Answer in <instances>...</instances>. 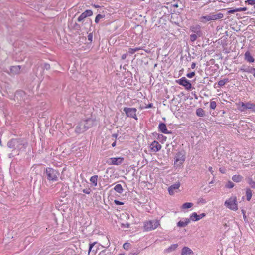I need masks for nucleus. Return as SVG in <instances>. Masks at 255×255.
<instances>
[{
    "label": "nucleus",
    "instance_id": "f257e3e1",
    "mask_svg": "<svg viewBox=\"0 0 255 255\" xmlns=\"http://www.w3.org/2000/svg\"><path fill=\"white\" fill-rule=\"evenodd\" d=\"M8 147L13 150L24 151L28 145L27 141L24 138H12L7 142Z\"/></svg>",
    "mask_w": 255,
    "mask_h": 255
},
{
    "label": "nucleus",
    "instance_id": "f03ea898",
    "mask_svg": "<svg viewBox=\"0 0 255 255\" xmlns=\"http://www.w3.org/2000/svg\"><path fill=\"white\" fill-rule=\"evenodd\" d=\"M93 125V121L91 119H87L80 121L75 128V132L80 134L86 131Z\"/></svg>",
    "mask_w": 255,
    "mask_h": 255
},
{
    "label": "nucleus",
    "instance_id": "7ed1b4c3",
    "mask_svg": "<svg viewBox=\"0 0 255 255\" xmlns=\"http://www.w3.org/2000/svg\"><path fill=\"white\" fill-rule=\"evenodd\" d=\"M44 174L49 182H56L59 179L60 173L58 170L51 167H47L44 170Z\"/></svg>",
    "mask_w": 255,
    "mask_h": 255
},
{
    "label": "nucleus",
    "instance_id": "20e7f679",
    "mask_svg": "<svg viewBox=\"0 0 255 255\" xmlns=\"http://www.w3.org/2000/svg\"><path fill=\"white\" fill-rule=\"evenodd\" d=\"M160 225V221L158 219L146 221L144 222V230L145 231H150L155 230Z\"/></svg>",
    "mask_w": 255,
    "mask_h": 255
},
{
    "label": "nucleus",
    "instance_id": "39448f33",
    "mask_svg": "<svg viewBox=\"0 0 255 255\" xmlns=\"http://www.w3.org/2000/svg\"><path fill=\"white\" fill-rule=\"evenodd\" d=\"M185 159V153L184 151L178 152L174 157V167L176 168L180 167L184 162Z\"/></svg>",
    "mask_w": 255,
    "mask_h": 255
},
{
    "label": "nucleus",
    "instance_id": "423d86ee",
    "mask_svg": "<svg viewBox=\"0 0 255 255\" xmlns=\"http://www.w3.org/2000/svg\"><path fill=\"white\" fill-rule=\"evenodd\" d=\"M69 101L71 105L81 106L84 102L83 97L80 94L73 93L70 97Z\"/></svg>",
    "mask_w": 255,
    "mask_h": 255
},
{
    "label": "nucleus",
    "instance_id": "0eeeda50",
    "mask_svg": "<svg viewBox=\"0 0 255 255\" xmlns=\"http://www.w3.org/2000/svg\"><path fill=\"white\" fill-rule=\"evenodd\" d=\"M225 206L230 210L237 211L238 209L237 198L236 196H232L226 200L224 203Z\"/></svg>",
    "mask_w": 255,
    "mask_h": 255
},
{
    "label": "nucleus",
    "instance_id": "6e6552de",
    "mask_svg": "<svg viewBox=\"0 0 255 255\" xmlns=\"http://www.w3.org/2000/svg\"><path fill=\"white\" fill-rule=\"evenodd\" d=\"M123 111L127 117L131 118L136 120L138 119L136 115L137 109L135 108L124 107Z\"/></svg>",
    "mask_w": 255,
    "mask_h": 255
},
{
    "label": "nucleus",
    "instance_id": "1a4fd4ad",
    "mask_svg": "<svg viewBox=\"0 0 255 255\" xmlns=\"http://www.w3.org/2000/svg\"><path fill=\"white\" fill-rule=\"evenodd\" d=\"M176 82L179 85L184 86L186 90H189L192 88V85L191 83L184 77L177 80Z\"/></svg>",
    "mask_w": 255,
    "mask_h": 255
},
{
    "label": "nucleus",
    "instance_id": "9d476101",
    "mask_svg": "<svg viewBox=\"0 0 255 255\" xmlns=\"http://www.w3.org/2000/svg\"><path fill=\"white\" fill-rule=\"evenodd\" d=\"M110 163L109 162L110 165H119L124 161V158L123 157H113L110 158Z\"/></svg>",
    "mask_w": 255,
    "mask_h": 255
},
{
    "label": "nucleus",
    "instance_id": "9b49d317",
    "mask_svg": "<svg viewBox=\"0 0 255 255\" xmlns=\"http://www.w3.org/2000/svg\"><path fill=\"white\" fill-rule=\"evenodd\" d=\"M180 184L179 182L175 183L171 185L168 188V192L170 195H172L174 194L175 192H177V191L180 187Z\"/></svg>",
    "mask_w": 255,
    "mask_h": 255
},
{
    "label": "nucleus",
    "instance_id": "f8f14e48",
    "mask_svg": "<svg viewBox=\"0 0 255 255\" xmlns=\"http://www.w3.org/2000/svg\"><path fill=\"white\" fill-rule=\"evenodd\" d=\"M205 216V213H202L201 214L198 215L196 212H193L190 215V220L195 222L200 220Z\"/></svg>",
    "mask_w": 255,
    "mask_h": 255
},
{
    "label": "nucleus",
    "instance_id": "ddd939ff",
    "mask_svg": "<svg viewBox=\"0 0 255 255\" xmlns=\"http://www.w3.org/2000/svg\"><path fill=\"white\" fill-rule=\"evenodd\" d=\"M150 148L152 151L157 152L161 148V145L157 141H154L150 144Z\"/></svg>",
    "mask_w": 255,
    "mask_h": 255
},
{
    "label": "nucleus",
    "instance_id": "4468645a",
    "mask_svg": "<svg viewBox=\"0 0 255 255\" xmlns=\"http://www.w3.org/2000/svg\"><path fill=\"white\" fill-rule=\"evenodd\" d=\"M158 130L164 134H171V131H168L167 129L166 125L163 123H160L158 126Z\"/></svg>",
    "mask_w": 255,
    "mask_h": 255
},
{
    "label": "nucleus",
    "instance_id": "2eb2a0df",
    "mask_svg": "<svg viewBox=\"0 0 255 255\" xmlns=\"http://www.w3.org/2000/svg\"><path fill=\"white\" fill-rule=\"evenodd\" d=\"M190 30L192 32L196 33L199 37H200L202 35L201 27L199 25H196L194 26H191Z\"/></svg>",
    "mask_w": 255,
    "mask_h": 255
},
{
    "label": "nucleus",
    "instance_id": "dca6fc26",
    "mask_svg": "<svg viewBox=\"0 0 255 255\" xmlns=\"http://www.w3.org/2000/svg\"><path fill=\"white\" fill-rule=\"evenodd\" d=\"M253 67H250L249 66L243 65L240 68V71L247 72L248 73H253Z\"/></svg>",
    "mask_w": 255,
    "mask_h": 255
},
{
    "label": "nucleus",
    "instance_id": "f3484780",
    "mask_svg": "<svg viewBox=\"0 0 255 255\" xmlns=\"http://www.w3.org/2000/svg\"><path fill=\"white\" fill-rule=\"evenodd\" d=\"M181 255H194V253L189 247H184L182 250Z\"/></svg>",
    "mask_w": 255,
    "mask_h": 255
},
{
    "label": "nucleus",
    "instance_id": "a211bd4d",
    "mask_svg": "<svg viewBox=\"0 0 255 255\" xmlns=\"http://www.w3.org/2000/svg\"><path fill=\"white\" fill-rule=\"evenodd\" d=\"M244 56L245 60L247 62L250 63H253L254 62L255 59L249 51H247L245 52Z\"/></svg>",
    "mask_w": 255,
    "mask_h": 255
},
{
    "label": "nucleus",
    "instance_id": "6ab92c4d",
    "mask_svg": "<svg viewBox=\"0 0 255 255\" xmlns=\"http://www.w3.org/2000/svg\"><path fill=\"white\" fill-rule=\"evenodd\" d=\"M236 105L238 109L241 112H243L246 111V103H244L243 102H239L238 103H236Z\"/></svg>",
    "mask_w": 255,
    "mask_h": 255
},
{
    "label": "nucleus",
    "instance_id": "aec40b11",
    "mask_svg": "<svg viewBox=\"0 0 255 255\" xmlns=\"http://www.w3.org/2000/svg\"><path fill=\"white\" fill-rule=\"evenodd\" d=\"M20 66H13L10 68V72L13 75L18 74L20 72Z\"/></svg>",
    "mask_w": 255,
    "mask_h": 255
},
{
    "label": "nucleus",
    "instance_id": "412c9836",
    "mask_svg": "<svg viewBox=\"0 0 255 255\" xmlns=\"http://www.w3.org/2000/svg\"><path fill=\"white\" fill-rule=\"evenodd\" d=\"M209 16L210 21L221 19L223 17V14L221 13L215 15L213 14H210V15H209Z\"/></svg>",
    "mask_w": 255,
    "mask_h": 255
},
{
    "label": "nucleus",
    "instance_id": "4be33fe9",
    "mask_svg": "<svg viewBox=\"0 0 255 255\" xmlns=\"http://www.w3.org/2000/svg\"><path fill=\"white\" fill-rule=\"evenodd\" d=\"M190 219L185 218L184 221H179L177 223V225L179 227H184L186 226L190 223Z\"/></svg>",
    "mask_w": 255,
    "mask_h": 255
},
{
    "label": "nucleus",
    "instance_id": "5701e85b",
    "mask_svg": "<svg viewBox=\"0 0 255 255\" xmlns=\"http://www.w3.org/2000/svg\"><path fill=\"white\" fill-rule=\"evenodd\" d=\"M250 110L252 112H255V104L247 102L246 103V110Z\"/></svg>",
    "mask_w": 255,
    "mask_h": 255
},
{
    "label": "nucleus",
    "instance_id": "b1692460",
    "mask_svg": "<svg viewBox=\"0 0 255 255\" xmlns=\"http://www.w3.org/2000/svg\"><path fill=\"white\" fill-rule=\"evenodd\" d=\"M178 244H174L171 245L170 247L165 250L166 253H171L175 251L178 247Z\"/></svg>",
    "mask_w": 255,
    "mask_h": 255
},
{
    "label": "nucleus",
    "instance_id": "393cba45",
    "mask_svg": "<svg viewBox=\"0 0 255 255\" xmlns=\"http://www.w3.org/2000/svg\"><path fill=\"white\" fill-rule=\"evenodd\" d=\"M98 176L94 175L90 177V181L92 185L95 187L97 185Z\"/></svg>",
    "mask_w": 255,
    "mask_h": 255
},
{
    "label": "nucleus",
    "instance_id": "a878e982",
    "mask_svg": "<svg viewBox=\"0 0 255 255\" xmlns=\"http://www.w3.org/2000/svg\"><path fill=\"white\" fill-rule=\"evenodd\" d=\"M243 179V177L240 175H234L232 176V179L235 182H240Z\"/></svg>",
    "mask_w": 255,
    "mask_h": 255
},
{
    "label": "nucleus",
    "instance_id": "bb28decb",
    "mask_svg": "<svg viewBox=\"0 0 255 255\" xmlns=\"http://www.w3.org/2000/svg\"><path fill=\"white\" fill-rule=\"evenodd\" d=\"M196 114L198 117H203L205 115L204 110L201 108L197 109Z\"/></svg>",
    "mask_w": 255,
    "mask_h": 255
},
{
    "label": "nucleus",
    "instance_id": "cd10ccee",
    "mask_svg": "<svg viewBox=\"0 0 255 255\" xmlns=\"http://www.w3.org/2000/svg\"><path fill=\"white\" fill-rule=\"evenodd\" d=\"M246 195L247 201H250L252 196V191L250 188L246 189Z\"/></svg>",
    "mask_w": 255,
    "mask_h": 255
},
{
    "label": "nucleus",
    "instance_id": "c85d7f7f",
    "mask_svg": "<svg viewBox=\"0 0 255 255\" xmlns=\"http://www.w3.org/2000/svg\"><path fill=\"white\" fill-rule=\"evenodd\" d=\"M115 191L119 193H122L123 191V189L122 185L120 184H117L114 188Z\"/></svg>",
    "mask_w": 255,
    "mask_h": 255
},
{
    "label": "nucleus",
    "instance_id": "c756f323",
    "mask_svg": "<svg viewBox=\"0 0 255 255\" xmlns=\"http://www.w3.org/2000/svg\"><path fill=\"white\" fill-rule=\"evenodd\" d=\"M199 20H200V22H202L203 23H205L207 21H210L209 15H206V16H201Z\"/></svg>",
    "mask_w": 255,
    "mask_h": 255
},
{
    "label": "nucleus",
    "instance_id": "7c9ffc66",
    "mask_svg": "<svg viewBox=\"0 0 255 255\" xmlns=\"http://www.w3.org/2000/svg\"><path fill=\"white\" fill-rule=\"evenodd\" d=\"M193 206V204L191 202H186L184 203L182 206V209H186L191 208Z\"/></svg>",
    "mask_w": 255,
    "mask_h": 255
},
{
    "label": "nucleus",
    "instance_id": "2f4dec72",
    "mask_svg": "<svg viewBox=\"0 0 255 255\" xmlns=\"http://www.w3.org/2000/svg\"><path fill=\"white\" fill-rule=\"evenodd\" d=\"M143 48L142 47H136L135 48H129V50H128V53L130 54H134L135 52H137L140 50H142Z\"/></svg>",
    "mask_w": 255,
    "mask_h": 255
},
{
    "label": "nucleus",
    "instance_id": "473e14b6",
    "mask_svg": "<svg viewBox=\"0 0 255 255\" xmlns=\"http://www.w3.org/2000/svg\"><path fill=\"white\" fill-rule=\"evenodd\" d=\"M228 81V79L220 80L218 81V85L220 87H222L225 85V84Z\"/></svg>",
    "mask_w": 255,
    "mask_h": 255
},
{
    "label": "nucleus",
    "instance_id": "72a5a7b5",
    "mask_svg": "<svg viewBox=\"0 0 255 255\" xmlns=\"http://www.w3.org/2000/svg\"><path fill=\"white\" fill-rule=\"evenodd\" d=\"M235 184L233 182L231 181H228L225 185V187L227 188H232L234 187Z\"/></svg>",
    "mask_w": 255,
    "mask_h": 255
},
{
    "label": "nucleus",
    "instance_id": "f704fd0d",
    "mask_svg": "<svg viewBox=\"0 0 255 255\" xmlns=\"http://www.w3.org/2000/svg\"><path fill=\"white\" fill-rule=\"evenodd\" d=\"M105 15H101L100 14H98L95 19V22L96 23H98L100 20V19L104 18Z\"/></svg>",
    "mask_w": 255,
    "mask_h": 255
},
{
    "label": "nucleus",
    "instance_id": "c9c22d12",
    "mask_svg": "<svg viewBox=\"0 0 255 255\" xmlns=\"http://www.w3.org/2000/svg\"><path fill=\"white\" fill-rule=\"evenodd\" d=\"M86 17L91 16L93 14V12L91 10H86L84 12Z\"/></svg>",
    "mask_w": 255,
    "mask_h": 255
},
{
    "label": "nucleus",
    "instance_id": "e433bc0d",
    "mask_svg": "<svg viewBox=\"0 0 255 255\" xmlns=\"http://www.w3.org/2000/svg\"><path fill=\"white\" fill-rule=\"evenodd\" d=\"M248 183L252 188H255V182L252 179H249Z\"/></svg>",
    "mask_w": 255,
    "mask_h": 255
},
{
    "label": "nucleus",
    "instance_id": "4c0bfd02",
    "mask_svg": "<svg viewBox=\"0 0 255 255\" xmlns=\"http://www.w3.org/2000/svg\"><path fill=\"white\" fill-rule=\"evenodd\" d=\"M198 36L197 34H193L190 35V40L192 42L195 41V40H196Z\"/></svg>",
    "mask_w": 255,
    "mask_h": 255
},
{
    "label": "nucleus",
    "instance_id": "58836bf2",
    "mask_svg": "<svg viewBox=\"0 0 255 255\" xmlns=\"http://www.w3.org/2000/svg\"><path fill=\"white\" fill-rule=\"evenodd\" d=\"M25 96V93L22 91H17L16 93V97H17V99H18V97L19 96Z\"/></svg>",
    "mask_w": 255,
    "mask_h": 255
},
{
    "label": "nucleus",
    "instance_id": "ea45409f",
    "mask_svg": "<svg viewBox=\"0 0 255 255\" xmlns=\"http://www.w3.org/2000/svg\"><path fill=\"white\" fill-rule=\"evenodd\" d=\"M216 106H217V104H216V102H215V101H211V102H210V108L211 109L214 110L216 108Z\"/></svg>",
    "mask_w": 255,
    "mask_h": 255
},
{
    "label": "nucleus",
    "instance_id": "a19ab883",
    "mask_svg": "<svg viewBox=\"0 0 255 255\" xmlns=\"http://www.w3.org/2000/svg\"><path fill=\"white\" fill-rule=\"evenodd\" d=\"M111 255V252H110L109 251H107L105 250H104L101 251L99 254V255Z\"/></svg>",
    "mask_w": 255,
    "mask_h": 255
},
{
    "label": "nucleus",
    "instance_id": "79ce46f5",
    "mask_svg": "<svg viewBox=\"0 0 255 255\" xmlns=\"http://www.w3.org/2000/svg\"><path fill=\"white\" fill-rule=\"evenodd\" d=\"M85 18H86V17L85 15V14H84V13L83 12L78 18L77 21L78 22H81Z\"/></svg>",
    "mask_w": 255,
    "mask_h": 255
},
{
    "label": "nucleus",
    "instance_id": "37998d69",
    "mask_svg": "<svg viewBox=\"0 0 255 255\" xmlns=\"http://www.w3.org/2000/svg\"><path fill=\"white\" fill-rule=\"evenodd\" d=\"M245 2L249 5H255V0H247Z\"/></svg>",
    "mask_w": 255,
    "mask_h": 255
},
{
    "label": "nucleus",
    "instance_id": "c03bdc74",
    "mask_svg": "<svg viewBox=\"0 0 255 255\" xmlns=\"http://www.w3.org/2000/svg\"><path fill=\"white\" fill-rule=\"evenodd\" d=\"M82 192L85 194H89L91 193V190L90 188H86L83 189Z\"/></svg>",
    "mask_w": 255,
    "mask_h": 255
},
{
    "label": "nucleus",
    "instance_id": "a18cd8bd",
    "mask_svg": "<svg viewBox=\"0 0 255 255\" xmlns=\"http://www.w3.org/2000/svg\"><path fill=\"white\" fill-rule=\"evenodd\" d=\"M195 73L194 72H192L191 73H188L186 76L187 77L191 78L195 76Z\"/></svg>",
    "mask_w": 255,
    "mask_h": 255
},
{
    "label": "nucleus",
    "instance_id": "49530a36",
    "mask_svg": "<svg viewBox=\"0 0 255 255\" xmlns=\"http://www.w3.org/2000/svg\"><path fill=\"white\" fill-rule=\"evenodd\" d=\"M242 214H243V218H244V220L245 222L247 221V217H246V212L244 210L242 209Z\"/></svg>",
    "mask_w": 255,
    "mask_h": 255
},
{
    "label": "nucleus",
    "instance_id": "de8ad7c7",
    "mask_svg": "<svg viewBox=\"0 0 255 255\" xmlns=\"http://www.w3.org/2000/svg\"><path fill=\"white\" fill-rule=\"evenodd\" d=\"M129 246H130V244L129 243H125L123 245V248L127 250V249H128Z\"/></svg>",
    "mask_w": 255,
    "mask_h": 255
},
{
    "label": "nucleus",
    "instance_id": "09e8293b",
    "mask_svg": "<svg viewBox=\"0 0 255 255\" xmlns=\"http://www.w3.org/2000/svg\"><path fill=\"white\" fill-rule=\"evenodd\" d=\"M247 9L246 7H242V8H236V10H237V12L246 11Z\"/></svg>",
    "mask_w": 255,
    "mask_h": 255
},
{
    "label": "nucleus",
    "instance_id": "8fccbe9b",
    "mask_svg": "<svg viewBox=\"0 0 255 255\" xmlns=\"http://www.w3.org/2000/svg\"><path fill=\"white\" fill-rule=\"evenodd\" d=\"M114 203H115L116 205H121L124 204L123 202H121L119 200H114Z\"/></svg>",
    "mask_w": 255,
    "mask_h": 255
},
{
    "label": "nucleus",
    "instance_id": "3c124183",
    "mask_svg": "<svg viewBox=\"0 0 255 255\" xmlns=\"http://www.w3.org/2000/svg\"><path fill=\"white\" fill-rule=\"evenodd\" d=\"M44 68L46 70H49L50 68V66L49 64L45 63L44 65Z\"/></svg>",
    "mask_w": 255,
    "mask_h": 255
},
{
    "label": "nucleus",
    "instance_id": "603ef678",
    "mask_svg": "<svg viewBox=\"0 0 255 255\" xmlns=\"http://www.w3.org/2000/svg\"><path fill=\"white\" fill-rule=\"evenodd\" d=\"M92 38H93L92 34L91 33L89 34L88 35V40L90 41H92Z\"/></svg>",
    "mask_w": 255,
    "mask_h": 255
},
{
    "label": "nucleus",
    "instance_id": "864d4df0",
    "mask_svg": "<svg viewBox=\"0 0 255 255\" xmlns=\"http://www.w3.org/2000/svg\"><path fill=\"white\" fill-rule=\"evenodd\" d=\"M95 244V243L90 244L89 248V252H90L91 251V250H92V248L93 247Z\"/></svg>",
    "mask_w": 255,
    "mask_h": 255
},
{
    "label": "nucleus",
    "instance_id": "5fc2aeb1",
    "mask_svg": "<svg viewBox=\"0 0 255 255\" xmlns=\"http://www.w3.org/2000/svg\"><path fill=\"white\" fill-rule=\"evenodd\" d=\"M237 12V10H236V8L235 9H232V10H230L229 11H228V13H230V14H232V13H234V12Z\"/></svg>",
    "mask_w": 255,
    "mask_h": 255
},
{
    "label": "nucleus",
    "instance_id": "6e6d98bb",
    "mask_svg": "<svg viewBox=\"0 0 255 255\" xmlns=\"http://www.w3.org/2000/svg\"><path fill=\"white\" fill-rule=\"evenodd\" d=\"M127 53H125V54H124L122 55L121 56V58L122 60H124L126 58H127Z\"/></svg>",
    "mask_w": 255,
    "mask_h": 255
},
{
    "label": "nucleus",
    "instance_id": "4d7b16f0",
    "mask_svg": "<svg viewBox=\"0 0 255 255\" xmlns=\"http://www.w3.org/2000/svg\"><path fill=\"white\" fill-rule=\"evenodd\" d=\"M208 170L212 174H213L214 171L213 170V168L210 166L208 168Z\"/></svg>",
    "mask_w": 255,
    "mask_h": 255
},
{
    "label": "nucleus",
    "instance_id": "13d9d810",
    "mask_svg": "<svg viewBox=\"0 0 255 255\" xmlns=\"http://www.w3.org/2000/svg\"><path fill=\"white\" fill-rule=\"evenodd\" d=\"M153 106L152 104L150 103L148 105H147L146 106H145V108H152Z\"/></svg>",
    "mask_w": 255,
    "mask_h": 255
},
{
    "label": "nucleus",
    "instance_id": "bf43d9fd",
    "mask_svg": "<svg viewBox=\"0 0 255 255\" xmlns=\"http://www.w3.org/2000/svg\"><path fill=\"white\" fill-rule=\"evenodd\" d=\"M196 63H194V62H193L191 64V68L192 69H194L195 68V66H196Z\"/></svg>",
    "mask_w": 255,
    "mask_h": 255
},
{
    "label": "nucleus",
    "instance_id": "052dcab7",
    "mask_svg": "<svg viewBox=\"0 0 255 255\" xmlns=\"http://www.w3.org/2000/svg\"><path fill=\"white\" fill-rule=\"evenodd\" d=\"M219 170L222 173H225V169H223V168H220Z\"/></svg>",
    "mask_w": 255,
    "mask_h": 255
},
{
    "label": "nucleus",
    "instance_id": "680f3d73",
    "mask_svg": "<svg viewBox=\"0 0 255 255\" xmlns=\"http://www.w3.org/2000/svg\"><path fill=\"white\" fill-rule=\"evenodd\" d=\"M253 73V76L255 78V68H254L253 69V73Z\"/></svg>",
    "mask_w": 255,
    "mask_h": 255
},
{
    "label": "nucleus",
    "instance_id": "e2e57ef3",
    "mask_svg": "<svg viewBox=\"0 0 255 255\" xmlns=\"http://www.w3.org/2000/svg\"><path fill=\"white\" fill-rule=\"evenodd\" d=\"M116 141H115L112 144V146L113 147H115L116 146Z\"/></svg>",
    "mask_w": 255,
    "mask_h": 255
},
{
    "label": "nucleus",
    "instance_id": "0e129e2a",
    "mask_svg": "<svg viewBox=\"0 0 255 255\" xmlns=\"http://www.w3.org/2000/svg\"><path fill=\"white\" fill-rule=\"evenodd\" d=\"M118 136V134H112V137H114V138H117Z\"/></svg>",
    "mask_w": 255,
    "mask_h": 255
},
{
    "label": "nucleus",
    "instance_id": "69168bd1",
    "mask_svg": "<svg viewBox=\"0 0 255 255\" xmlns=\"http://www.w3.org/2000/svg\"><path fill=\"white\" fill-rule=\"evenodd\" d=\"M93 6H94V7H95V8H98V7H100L99 5H95V4H94V5H93Z\"/></svg>",
    "mask_w": 255,
    "mask_h": 255
},
{
    "label": "nucleus",
    "instance_id": "338daca9",
    "mask_svg": "<svg viewBox=\"0 0 255 255\" xmlns=\"http://www.w3.org/2000/svg\"><path fill=\"white\" fill-rule=\"evenodd\" d=\"M129 225L128 224L127 225V227H129Z\"/></svg>",
    "mask_w": 255,
    "mask_h": 255
},
{
    "label": "nucleus",
    "instance_id": "774afa93",
    "mask_svg": "<svg viewBox=\"0 0 255 255\" xmlns=\"http://www.w3.org/2000/svg\"><path fill=\"white\" fill-rule=\"evenodd\" d=\"M118 255H124V254H119Z\"/></svg>",
    "mask_w": 255,
    "mask_h": 255
}]
</instances>
